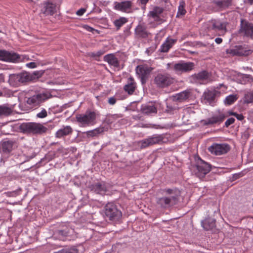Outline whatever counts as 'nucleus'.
I'll list each match as a JSON object with an SVG mask.
<instances>
[{"label": "nucleus", "mask_w": 253, "mask_h": 253, "mask_svg": "<svg viewBox=\"0 0 253 253\" xmlns=\"http://www.w3.org/2000/svg\"><path fill=\"white\" fill-rule=\"evenodd\" d=\"M18 128L23 133L33 135H42L48 130V128L42 124L34 122L23 123Z\"/></svg>", "instance_id": "obj_1"}, {"label": "nucleus", "mask_w": 253, "mask_h": 253, "mask_svg": "<svg viewBox=\"0 0 253 253\" xmlns=\"http://www.w3.org/2000/svg\"><path fill=\"white\" fill-rule=\"evenodd\" d=\"M105 215L109 220L114 222L119 221L122 216L121 211L113 203H108L105 207Z\"/></svg>", "instance_id": "obj_2"}, {"label": "nucleus", "mask_w": 253, "mask_h": 253, "mask_svg": "<svg viewBox=\"0 0 253 253\" xmlns=\"http://www.w3.org/2000/svg\"><path fill=\"white\" fill-rule=\"evenodd\" d=\"M51 96V94L47 92H38L27 98L26 102L32 108L39 107Z\"/></svg>", "instance_id": "obj_3"}, {"label": "nucleus", "mask_w": 253, "mask_h": 253, "mask_svg": "<svg viewBox=\"0 0 253 253\" xmlns=\"http://www.w3.org/2000/svg\"><path fill=\"white\" fill-rule=\"evenodd\" d=\"M96 118V113L91 111H86L84 114H77L76 117L80 126L83 127L93 125L95 123Z\"/></svg>", "instance_id": "obj_4"}, {"label": "nucleus", "mask_w": 253, "mask_h": 253, "mask_svg": "<svg viewBox=\"0 0 253 253\" xmlns=\"http://www.w3.org/2000/svg\"><path fill=\"white\" fill-rule=\"evenodd\" d=\"M174 82V79L168 73H159L154 78V83L159 88H165L170 86Z\"/></svg>", "instance_id": "obj_5"}, {"label": "nucleus", "mask_w": 253, "mask_h": 253, "mask_svg": "<svg viewBox=\"0 0 253 253\" xmlns=\"http://www.w3.org/2000/svg\"><path fill=\"white\" fill-rule=\"evenodd\" d=\"M164 139V136L163 134H153L140 141L139 142V146L141 149H144L155 144H161L163 141Z\"/></svg>", "instance_id": "obj_6"}, {"label": "nucleus", "mask_w": 253, "mask_h": 253, "mask_svg": "<svg viewBox=\"0 0 253 253\" xmlns=\"http://www.w3.org/2000/svg\"><path fill=\"white\" fill-rule=\"evenodd\" d=\"M211 167V165L199 158L196 165L195 175L200 178L204 177L210 171Z\"/></svg>", "instance_id": "obj_7"}, {"label": "nucleus", "mask_w": 253, "mask_h": 253, "mask_svg": "<svg viewBox=\"0 0 253 253\" xmlns=\"http://www.w3.org/2000/svg\"><path fill=\"white\" fill-rule=\"evenodd\" d=\"M0 60L11 63H18L22 60L21 56L11 51L0 49Z\"/></svg>", "instance_id": "obj_8"}, {"label": "nucleus", "mask_w": 253, "mask_h": 253, "mask_svg": "<svg viewBox=\"0 0 253 253\" xmlns=\"http://www.w3.org/2000/svg\"><path fill=\"white\" fill-rule=\"evenodd\" d=\"M153 69L147 65H140L136 68V73L140 79L142 84H146Z\"/></svg>", "instance_id": "obj_9"}, {"label": "nucleus", "mask_w": 253, "mask_h": 253, "mask_svg": "<svg viewBox=\"0 0 253 253\" xmlns=\"http://www.w3.org/2000/svg\"><path fill=\"white\" fill-rule=\"evenodd\" d=\"M178 201V197L177 195L169 197H163L158 198L157 204L161 208L167 209L176 205Z\"/></svg>", "instance_id": "obj_10"}, {"label": "nucleus", "mask_w": 253, "mask_h": 253, "mask_svg": "<svg viewBox=\"0 0 253 253\" xmlns=\"http://www.w3.org/2000/svg\"><path fill=\"white\" fill-rule=\"evenodd\" d=\"M195 65L191 62H185L181 61L175 63L173 66V69L177 74L189 72L195 67Z\"/></svg>", "instance_id": "obj_11"}, {"label": "nucleus", "mask_w": 253, "mask_h": 253, "mask_svg": "<svg viewBox=\"0 0 253 253\" xmlns=\"http://www.w3.org/2000/svg\"><path fill=\"white\" fill-rule=\"evenodd\" d=\"M230 149V147L229 145L226 143H214L208 148L210 152L215 155H221L226 154Z\"/></svg>", "instance_id": "obj_12"}, {"label": "nucleus", "mask_w": 253, "mask_h": 253, "mask_svg": "<svg viewBox=\"0 0 253 253\" xmlns=\"http://www.w3.org/2000/svg\"><path fill=\"white\" fill-rule=\"evenodd\" d=\"M16 143L15 139H5L0 142V150L3 155H9Z\"/></svg>", "instance_id": "obj_13"}, {"label": "nucleus", "mask_w": 253, "mask_h": 253, "mask_svg": "<svg viewBox=\"0 0 253 253\" xmlns=\"http://www.w3.org/2000/svg\"><path fill=\"white\" fill-rule=\"evenodd\" d=\"M88 188L91 191L101 195H105L108 191V187L106 182L103 181L94 182L90 184Z\"/></svg>", "instance_id": "obj_14"}, {"label": "nucleus", "mask_w": 253, "mask_h": 253, "mask_svg": "<svg viewBox=\"0 0 253 253\" xmlns=\"http://www.w3.org/2000/svg\"><path fill=\"white\" fill-rule=\"evenodd\" d=\"M227 53L237 56H248L252 53L250 49H247L245 46L238 45L234 46L232 48L227 49Z\"/></svg>", "instance_id": "obj_15"}, {"label": "nucleus", "mask_w": 253, "mask_h": 253, "mask_svg": "<svg viewBox=\"0 0 253 253\" xmlns=\"http://www.w3.org/2000/svg\"><path fill=\"white\" fill-rule=\"evenodd\" d=\"M239 33L244 36L251 37L253 35V24L245 19H241Z\"/></svg>", "instance_id": "obj_16"}, {"label": "nucleus", "mask_w": 253, "mask_h": 253, "mask_svg": "<svg viewBox=\"0 0 253 253\" xmlns=\"http://www.w3.org/2000/svg\"><path fill=\"white\" fill-rule=\"evenodd\" d=\"M226 117V116L224 113H220L218 115H215L211 118L202 120V122L205 126L219 125L224 120Z\"/></svg>", "instance_id": "obj_17"}, {"label": "nucleus", "mask_w": 253, "mask_h": 253, "mask_svg": "<svg viewBox=\"0 0 253 253\" xmlns=\"http://www.w3.org/2000/svg\"><path fill=\"white\" fill-rule=\"evenodd\" d=\"M219 94L220 92L215 89L208 90L204 92L202 97L206 101V103L212 105V104L215 102L216 97Z\"/></svg>", "instance_id": "obj_18"}, {"label": "nucleus", "mask_w": 253, "mask_h": 253, "mask_svg": "<svg viewBox=\"0 0 253 253\" xmlns=\"http://www.w3.org/2000/svg\"><path fill=\"white\" fill-rule=\"evenodd\" d=\"M226 24L219 20L213 19L209 22V30L214 31H226Z\"/></svg>", "instance_id": "obj_19"}, {"label": "nucleus", "mask_w": 253, "mask_h": 253, "mask_svg": "<svg viewBox=\"0 0 253 253\" xmlns=\"http://www.w3.org/2000/svg\"><path fill=\"white\" fill-rule=\"evenodd\" d=\"M56 6L54 3L49 1L42 4L41 12L45 15H52L56 12Z\"/></svg>", "instance_id": "obj_20"}, {"label": "nucleus", "mask_w": 253, "mask_h": 253, "mask_svg": "<svg viewBox=\"0 0 253 253\" xmlns=\"http://www.w3.org/2000/svg\"><path fill=\"white\" fill-rule=\"evenodd\" d=\"M135 34L137 38H147L150 33L147 31V27L144 24H139L136 26L134 30Z\"/></svg>", "instance_id": "obj_21"}, {"label": "nucleus", "mask_w": 253, "mask_h": 253, "mask_svg": "<svg viewBox=\"0 0 253 253\" xmlns=\"http://www.w3.org/2000/svg\"><path fill=\"white\" fill-rule=\"evenodd\" d=\"M164 8L159 6H155L153 9L149 11L148 16L152 18L156 22H159L161 18L160 15L163 12Z\"/></svg>", "instance_id": "obj_22"}, {"label": "nucleus", "mask_w": 253, "mask_h": 253, "mask_svg": "<svg viewBox=\"0 0 253 253\" xmlns=\"http://www.w3.org/2000/svg\"><path fill=\"white\" fill-rule=\"evenodd\" d=\"M72 229L67 226L64 225L61 228L57 229L54 232V235L61 239L67 237L71 233Z\"/></svg>", "instance_id": "obj_23"}, {"label": "nucleus", "mask_w": 253, "mask_h": 253, "mask_svg": "<svg viewBox=\"0 0 253 253\" xmlns=\"http://www.w3.org/2000/svg\"><path fill=\"white\" fill-rule=\"evenodd\" d=\"M136 87V83L133 78L132 77H130L127 79V84L124 86V89L126 92H127L128 94H132Z\"/></svg>", "instance_id": "obj_24"}, {"label": "nucleus", "mask_w": 253, "mask_h": 253, "mask_svg": "<svg viewBox=\"0 0 253 253\" xmlns=\"http://www.w3.org/2000/svg\"><path fill=\"white\" fill-rule=\"evenodd\" d=\"M215 219L211 217H207L204 220L202 221L201 224L203 227L206 230L213 229L215 227Z\"/></svg>", "instance_id": "obj_25"}, {"label": "nucleus", "mask_w": 253, "mask_h": 253, "mask_svg": "<svg viewBox=\"0 0 253 253\" xmlns=\"http://www.w3.org/2000/svg\"><path fill=\"white\" fill-rule=\"evenodd\" d=\"M103 60L104 61L108 62L109 65L115 68H119L120 66L119 61L113 54H108L105 55Z\"/></svg>", "instance_id": "obj_26"}, {"label": "nucleus", "mask_w": 253, "mask_h": 253, "mask_svg": "<svg viewBox=\"0 0 253 253\" xmlns=\"http://www.w3.org/2000/svg\"><path fill=\"white\" fill-rule=\"evenodd\" d=\"M211 75V74L206 70H203L197 74H194L192 77L194 80L205 81L209 79Z\"/></svg>", "instance_id": "obj_27"}, {"label": "nucleus", "mask_w": 253, "mask_h": 253, "mask_svg": "<svg viewBox=\"0 0 253 253\" xmlns=\"http://www.w3.org/2000/svg\"><path fill=\"white\" fill-rule=\"evenodd\" d=\"M115 4V8L122 11H126L131 7V2L130 1H124L121 2H116Z\"/></svg>", "instance_id": "obj_28"}, {"label": "nucleus", "mask_w": 253, "mask_h": 253, "mask_svg": "<svg viewBox=\"0 0 253 253\" xmlns=\"http://www.w3.org/2000/svg\"><path fill=\"white\" fill-rule=\"evenodd\" d=\"M213 2L217 7L223 10L231 5L232 0H213Z\"/></svg>", "instance_id": "obj_29"}, {"label": "nucleus", "mask_w": 253, "mask_h": 253, "mask_svg": "<svg viewBox=\"0 0 253 253\" xmlns=\"http://www.w3.org/2000/svg\"><path fill=\"white\" fill-rule=\"evenodd\" d=\"M190 92L184 90L173 96V100L181 102L185 101L190 97Z\"/></svg>", "instance_id": "obj_30"}, {"label": "nucleus", "mask_w": 253, "mask_h": 253, "mask_svg": "<svg viewBox=\"0 0 253 253\" xmlns=\"http://www.w3.org/2000/svg\"><path fill=\"white\" fill-rule=\"evenodd\" d=\"M237 82L238 83L245 84L251 82L253 80L251 75L239 73L237 75Z\"/></svg>", "instance_id": "obj_31"}, {"label": "nucleus", "mask_w": 253, "mask_h": 253, "mask_svg": "<svg viewBox=\"0 0 253 253\" xmlns=\"http://www.w3.org/2000/svg\"><path fill=\"white\" fill-rule=\"evenodd\" d=\"M72 131L73 129L72 127L69 126H67L57 131L55 135L57 138H61L71 134Z\"/></svg>", "instance_id": "obj_32"}, {"label": "nucleus", "mask_w": 253, "mask_h": 253, "mask_svg": "<svg viewBox=\"0 0 253 253\" xmlns=\"http://www.w3.org/2000/svg\"><path fill=\"white\" fill-rule=\"evenodd\" d=\"M12 113V108L7 104L0 105V117H5L10 115Z\"/></svg>", "instance_id": "obj_33"}, {"label": "nucleus", "mask_w": 253, "mask_h": 253, "mask_svg": "<svg viewBox=\"0 0 253 253\" xmlns=\"http://www.w3.org/2000/svg\"><path fill=\"white\" fill-rule=\"evenodd\" d=\"M143 114L149 115L152 113H157V109L154 105H146L143 106L141 108Z\"/></svg>", "instance_id": "obj_34"}, {"label": "nucleus", "mask_w": 253, "mask_h": 253, "mask_svg": "<svg viewBox=\"0 0 253 253\" xmlns=\"http://www.w3.org/2000/svg\"><path fill=\"white\" fill-rule=\"evenodd\" d=\"M104 130V128L103 127H99L96 128L93 130L87 131L86 132H83L84 133H86L87 137H93L94 136H97L99 134L103 132Z\"/></svg>", "instance_id": "obj_35"}, {"label": "nucleus", "mask_w": 253, "mask_h": 253, "mask_svg": "<svg viewBox=\"0 0 253 253\" xmlns=\"http://www.w3.org/2000/svg\"><path fill=\"white\" fill-rule=\"evenodd\" d=\"M44 73V70L36 71L32 73H28V78H29V82L33 81L35 80L38 79L41 77Z\"/></svg>", "instance_id": "obj_36"}, {"label": "nucleus", "mask_w": 253, "mask_h": 253, "mask_svg": "<svg viewBox=\"0 0 253 253\" xmlns=\"http://www.w3.org/2000/svg\"><path fill=\"white\" fill-rule=\"evenodd\" d=\"M18 86L23 84L29 82L28 72H23L18 74Z\"/></svg>", "instance_id": "obj_37"}, {"label": "nucleus", "mask_w": 253, "mask_h": 253, "mask_svg": "<svg viewBox=\"0 0 253 253\" xmlns=\"http://www.w3.org/2000/svg\"><path fill=\"white\" fill-rule=\"evenodd\" d=\"M128 20L126 18L124 17H120L119 19H116L113 22L115 26L116 27L117 30H119L120 28Z\"/></svg>", "instance_id": "obj_38"}, {"label": "nucleus", "mask_w": 253, "mask_h": 253, "mask_svg": "<svg viewBox=\"0 0 253 253\" xmlns=\"http://www.w3.org/2000/svg\"><path fill=\"white\" fill-rule=\"evenodd\" d=\"M185 2L184 0H181L179 2V5L178 8V11L176 14V17H179L185 14L186 11L185 9Z\"/></svg>", "instance_id": "obj_39"}, {"label": "nucleus", "mask_w": 253, "mask_h": 253, "mask_svg": "<svg viewBox=\"0 0 253 253\" xmlns=\"http://www.w3.org/2000/svg\"><path fill=\"white\" fill-rule=\"evenodd\" d=\"M8 82L12 86H18V74L9 75Z\"/></svg>", "instance_id": "obj_40"}, {"label": "nucleus", "mask_w": 253, "mask_h": 253, "mask_svg": "<svg viewBox=\"0 0 253 253\" xmlns=\"http://www.w3.org/2000/svg\"><path fill=\"white\" fill-rule=\"evenodd\" d=\"M78 250L75 247L64 248L54 253H78Z\"/></svg>", "instance_id": "obj_41"}, {"label": "nucleus", "mask_w": 253, "mask_h": 253, "mask_svg": "<svg viewBox=\"0 0 253 253\" xmlns=\"http://www.w3.org/2000/svg\"><path fill=\"white\" fill-rule=\"evenodd\" d=\"M237 100L236 95L231 94L227 96L225 100L224 103L227 105H231Z\"/></svg>", "instance_id": "obj_42"}, {"label": "nucleus", "mask_w": 253, "mask_h": 253, "mask_svg": "<svg viewBox=\"0 0 253 253\" xmlns=\"http://www.w3.org/2000/svg\"><path fill=\"white\" fill-rule=\"evenodd\" d=\"M244 102L246 103H251L253 102V91L246 94Z\"/></svg>", "instance_id": "obj_43"}, {"label": "nucleus", "mask_w": 253, "mask_h": 253, "mask_svg": "<svg viewBox=\"0 0 253 253\" xmlns=\"http://www.w3.org/2000/svg\"><path fill=\"white\" fill-rule=\"evenodd\" d=\"M47 116V111L44 108H42L41 111L37 114L36 117L38 118L43 119Z\"/></svg>", "instance_id": "obj_44"}, {"label": "nucleus", "mask_w": 253, "mask_h": 253, "mask_svg": "<svg viewBox=\"0 0 253 253\" xmlns=\"http://www.w3.org/2000/svg\"><path fill=\"white\" fill-rule=\"evenodd\" d=\"M170 48V45L165 42L161 46L159 51L161 52H167Z\"/></svg>", "instance_id": "obj_45"}, {"label": "nucleus", "mask_w": 253, "mask_h": 253, "mask_svg": "<svg viewBox=\"0 0 253 253\" xmlns=\"http://www.w3.org/2000/svg\"><path fill=\"white\" fill-rule=\"evenodd\" d=\"M235 120L233 118L228 119L225 123V126L228 127L230 125L234 123Z\"/></svg>", "instance_id": "obj_46"}, {"label": "nucleus", "mask_w": 253, "mask_h": 253, "mask_svg": "<svg viewBox=\"0 0 253 253\" xmlns=\"http://www.w3.org/2000/svg\"><path fill=\"white\" fill-rule=\"evenodd\" d=\"M40 65V63H37L36 62H32L30 63H27L26 66L29 68L33 69L36 68L38 65Z\"/></svg>", "instance_id": "obj_47"}, {"label": "nucleus", "mask_w": 253, "mask_h": 253, "mask_svg": "<svg viewBox=\"0 0 253 253\" xmlns=\"http://www.w3.org/2000/svg\"><path fill=\"white\" fill-rule=\"evenodd\" d=\"M156 48V45H154L153 46H151V47L147 48L145 52H146V53H147L148 55H149L151 54L153 52H154Z\"/></svg>", "instance_id": "obj_48"}, {"label": "nucleus", "mask_w": 253, "mask_h": 253, "mask_svg": "<svg viewBox=\"0 0 253 253\" xmlns=\"http://www.w3.org/2000/svg\"><path fill=\"white\" fill-rule=\"evenodd\" d=\"M104 53V51L103 50H99L96 52H93L91 53V56L92 57H99L102 54H103Z\"/></svg>", "instance_id": "obj_49"}, {"label": "nucleus", "mask_w": 253, "mask_h": 253, "mask_svg": "<svg viewBox=\"0 0 253 253\" xmlns=\"http://www.w3.org/2000/svg\"><path fill=\"white\" fill-rule=\"evenodd\" d=\"M176 42V40L172 39H169L167 38L166 42L168 43L169 45H170V48L172 46V45L175 43Z\"/></svg>", "instance_id": "obj_50"}, {"label": "nucleus", "mask_w": 253, "mask_h": 253, "mask_svg": "<svg viewBox=\"0 0 253 253\" xmlns=\"http://www.w3.org/2000/svg\"><path fill=\"white\" fill-rule=\"evenodd\" d=\"M18 195H19V192L17 191H13L7 193V195L8 197H16Z\"/></svg>", "instance_id": "obj_51"}, {"label": "nucleus", "mask_w": 253, "mask_h": 253, "mask_svg": "<svg viewBox=\"0 0 253 253\" xmlns=\"http://www.w3.org/2000/svg\"><path fill=\"white\" fill-rule=\"evenodd\" d=\"M36 155V154L35 152H33L32 155L30 156H26V159L22 163H21V164H23V163L29 161L30 159H33L34 158Z\"/></svg>", "instance_id": "obj_52"}, {"label": "nucleus", "mask_w": 253, "mask_h": 253, "mask_svg": "<svg viewBox=\"0 0 253 253\" xmlns=\"http://www.w3.org/2000/svg\"><path fill=\"white\" fill-rule=\"evenodd\" d=\"M108 102L109 104H110L111 105H113L116 102V99L114 97H110L108 99Z\"/></svg>", "instance_id": "obj_53"}, {"label": "nucleus", "mask_w": 253, "mask_h": 253, "mask_svg": "<svg viewBox=\"0 0 253 253\" xmlns=\"http://www.w3.org/2000/svg\"><path fill=\"white\" fill-rule=\"evenodd\" d=\"M85 11V9L82 8L77 10V11L76 12V14L79 16H82L84 13Z\"/></svg>", "instance_id": "obj_54"}, {"label": "nucleus", "mask_w": 253, "mask_h": 253, "mask_svg": "<svg viewBox=\"0 0 253 253\" xmlns=\"http://www.w3.org/2000/svg\"><path fill=\"white\" fill-rule=\"evenodd\" d=\"M234 117H235L237 118V119H238L239 121H242L244 119V117L242 114H239L237 113L235 114Z\"/></svg>", "instance_id": "obj_55"}, {"label": "nucleus", "mask_w": 253, "mask_h": 253, "mask_svg": "<svg viewBox=\"0 0 253 253\" xmlns=\"http://www.w3.org/2000/svg\"><path fill=\"white\" fill-rule=\"evenodd\" d=\"M215 42L217 44H220L222 42V39L220 38H217L215 39Z\"/></svg>", "instance_id": "obj_56"}, {"label": "nucleus", "mask_w": 253, "mask_h": 253, "mask_svg": "<svg viewBox=\"0 0 253 253\" xmlns=\"http://www.w3.org/2000/svg\"><path fill=\"white\" fill-rule=\"evenodd\" d=\"M139 2L142 4V5H145L148 2L149 0H138Z\"/></svg>", "instance_id": "obj_57"}, {"label": "nucleus", "mask_w": 253, "mask_h": 253, "mask_svg": "<svg viewBox=\"0 0 253 253\" xmlns=\"http://www.w3.org/2000/svg\"><path fill=\"white\" fill-rule=\"evenodd\" d=\"M245 2L246 3L250 5H252L253 4V0H245Z\"/></svg>", "instance_id": "obj_58"}, {"label": "nucleus", "mask_w": 253, "mask_h": 253, "mask_svg": "<svg viewBox=\"0 0 253 253\" xmlns=\"http://www.w3.org/2000/svg\"><path fill=\"white\" fill-rule=\"evenodd\" d=\"M228 113L230 116H235V114L236 113V112H233V111H229L228 112Z\"/></svg>", "instance_id": "obj_59"}, {"label": "nucleus", "mask_w": 253, "mask_h": 253, "mask_svg": "<svg viewBox=\"0 0 253 253\" xmlns=\"http://www.w3.org/2000/svg\"><path fill=\"white\" fill-rule=\"evenodd\" d=\"M173 190L171 189H168L166 190V192L168 194H171L172 193Z\"/></svg>", "instance_id": "obj_60"}, {"label": "nucleus", "mask_w": 253, "mask_h": 253, "mask_svg": "<svg viewBox=\"0 0 253 253\" xmlns=\"http://www.w3.org/2000/svg\"><path fill=\"white\" fill-rule=\"evenodd\" d=\"M4 81V76L2 74H0V82Z\"/></svg>", "instance_id": "obj_61"}, {"label": "nucleus", "mask_w": 253, "mask_h": 253, "mask_svg": "<svg viewBox=\"0 0 253 253\" xmlns=\"http://www.w3.org/2000/svg\"><path fill=\"white\" fill-rule=\"evenodd\" d=\"M234 177H235V179L238 178L239 177V174H235L234 175Z\"/></svg>", "instance_id": "obj_62"}, {"label": "nucleus", "mask_w": 253, "mask_h": 253, "mask_svg": "<svg viewBox=\"0 0 253 253\" xmlns=\"http://www.w3.org/2000/svg\"><path fill=\"white\" fill-rule=\"evenodd\" d=\"M3 95V92L0 90V97L2 96Z\"/></svg>", "instance_id": "obj_63"}, {"label": "nucleus", "mask_w": 253, "mask_h": 253, "mask_svg": "<svg viewBox=\"0 0 253 253\" xmlns=\"http://www.w3.org/2000/svg\"><path fill=\"white\" fill-rule=\"evenodd\" d=\"M167 108H169L170 110H173V108L172 107H169L168 106H167Z\"/></svg>", "instance_id": "obj_64"}]
</instances>
